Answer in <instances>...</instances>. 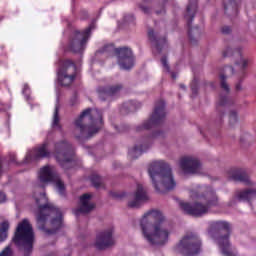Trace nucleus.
<instances>
[{
	"mask_svg": "<svg viewBox=\"0 0 256 256\" xmlns=\"http://www.w3.org/2000/svg\"><path fill=\"white\" fill-rule=\"evenodd\" d=\"M166 219L159 210H149L140 220L144 238L154 247H163L169 242V230L163 228Z\"/></svg>",
	"mask_w": 256,
	"mask_h": 256,
	"instance_id": "f257e3e1",
	"label": "nucleus"
},
{
	"mask_svg": "<svg viewBox=\"0 0 256 256\" xmlns=\"http://www.w3.org/2000/svg\"><path fill=\"white\" fill-rule=\"evenodd\" d=\"M193 199H196L194 203L180 202V209L191 217H203L209 213L211 207H217L219 205V196L215 190H208L203 194L199 192H192Z\"/></svg>",
	"mask_w": 256,
	"mask_h": 256,
	"instance_id": "f03ea898",
	"label": "nucleus"
},
{
	"mask_svg": "<svg viewBox=\"0 0 256 256\" xmlns=\"http://www.w3.org/2000/svg\"><path fill=\"white\" fill-rule=\"evenodd\" d=\"M148 174L152 180V184L156 193H165L173 191L177 187L171 166L165 161H154L148 167Z\"/></svg>",
	"mask_w": 256,
	"mask_h": 256,
	"instance_id": "7ed1b4c3",
	"label": "nucleus"
},
{
	"mask_svg": "<svg viewBox=\"0 0 256 256\" xmlns=\"http://www.w3.org/2000/svg\"><path fill=\"white\" fill-rule=\"evenodd\" d=\"M44 189V186H36L33 194L36 204L39 207L37 216L38 225H43V223L47 221V217L51 215V217H54L51 220L52 227H54V229H61L63 227V214L59 208H56L53 204L47 202V196L44 192L39 193V191H43Z\"/></svg>",
	"mask_w": 256,
	"mask_h": 256,
	"instance_id": "20e7f679",
	"label": "nucleus"
},
{
	"mask_svg": "<svg viewBox=\"0 0 256 256\" xmlns=\"http://www.w3.org/2000/svg\"><path fill=\"white\" fill-rule=\"evenodd\" d=\"M233 233V225L228 221H215L210 224L208 234L211 239L217 242L218 247L224 256H237L231 249V234Z\"/></svg>",
	"mask_w": 256,
	"mask_h": 256,
	"instance_id": "39448f33",
	"label": "nucleus"
},
{
	"mask_svg": "<svg viewBox=\"0 0 256 256\" xmlns=\"http://www.w3.org/2000/svg\"><path fill=\"white\" fill-rule=\"evenodd\" d=\"M74 125L80 135H85L87 132V137H93L103 127V117L98 109L88 108L75 120Z\"/></svg>",
	"mask_w": 256,
	"mask_h": 256,
	"instance_id": "423d86ee",
	"label": "nucleus"
},
{
	"mask_svg": "<svg viewBox=\"0 0 256 256\" xmlns=\"http://www.w3.org/2000/svg\"><path fill=\"white\" fill-rule=\"evenodd\" d=\"M13 241L17 247L24 249V253L27 255L33 251L35 234L33 233V227L29 223V220L24 219L18 224Z\"/></svg>",
	"mask_w": 256,
	"mask_h": 256,
	"instance_id": "0eeeda50",
	"label": "nucleus"
},
{
	"mask_svg": "<svg viewBox=\"0 0 256 256\" xmlns=\"http://www.w3.org/2000/svg\"><path fill=\"white\" fill-rule=\"evenodd\" d=\"M203 242L196 233H187L180 242L174 247L175 253L183 256L201 255Z\"/></svg>",
	"mask_w": 256,
	"mask_h": 256,
	"instance_id": "6e6552de",
	"label": "nucleus"
},
{
	"mask_svg": "<svg viewBox=\"0 0 256 256\" xmlns=\"http://www.w3.org/2000/svg\"><path fill=\"white\" fill-rule=\"evenodd\" d=\"M165 107V101L158 100L154 105V110L149 120L145 121L143 125L138 126L136 131H143V129L149 131V129H153V127H159V125H163V123H165V119H167V111Z\"/></svg>",
	"mask_w": 256,
	"mask_h": 256,
	"instance_id": "1a4fd4ad",
	"label": "nucleus"
},
{
	"mask_svg": "<svg viewBox=\"0 0 256 256\" xmlns=\"http://www.w3.org/2000/svg\"><path fill=\"white\" fill-rule=\"evenodd\" d=\"M40 183H54L58 193L60 195H65V183L61 181L57 172H55V168L52 166H44L40 169L39 172Z\"/></svg>",
	"mask_w": 256,
	"mask_h": 256,
	"instance_id": "9d476101",
	"label": "nucleus"
},
{
	"mask_svg": "<svg viewBox=\"0 0 256 256\" xmlns=\"http://www.w3.org/2000/svg\"><path fill=\"white\" fill-rule=\"evenodd\" d=\"M197 13V5L189 3L186 8L187 25H188V37L192 45H197L199 39H201V29L199 27H191L193 25V19Z\"/></svg>",
	"mask_w": 256,
	"mask_h": 256,
	"instance_id": "9b49d317",
	"label": "nucleus"
},
{
	"mask_svg": "<svg viewBox=\"0 0 256 256\" xmlns=\"http://www.w3.org/2000/svg\"><path fill=\"white\" fill-rule=\"evenodd\" d=\"M52 153L61 167H65V165L73 161V150L71 149V144L66 141L55 143Z\"/></svg>",
	"mask_w": 256,
	"mask_h": 256,
	"instance_id": "f8f14e48",
	"label": "nucleus"
},
{
	"mask_svg": "<svg viewBox=\"0 0 256 256\" xmlns=\"http://www.w3.org/2000/svg\"><path fill=\"white\" fill-rule=\"evenodd\" d=\"M77 66L71 60H65L62 67L58 70V81L63 87H69L75 81Z\"/></svg>",
	"mask_w": 256,
	"mask_h": 256,
	"instance_id": "ddd939ff",
	"label": "nucleus"
},
{
	"mask_svg": "<svg viewBox=\"0 0 256 256\" xmlns=\"http://www.w3.org/2000/svg\"><path fill=\"white\" fill-rule=\"evenodd\" d=\"M92 30L93 25H90L83 32L76 31L71 43V51L74 53H83V51H85V47H87V41H89V37H91Z\"/></svg>",
	"mask_w": 256,
	"mask_h": 256,
	"instance_id": "4468645a",
	"label": "nucleus"
},
{
	"mask_svg": "<svg viewBox=\"0 0 256 256\" xmlns=\"http://www.w3.org/2000/svg\"><path fill=\"white\" fill-rule=\"evenodd\" d=\"M115 245V238L113 237V228H109L97 234L95 247L96 249H109Z\"/></svg>",
	"mask_w": 256,
	"mask_h": 256,
	"instance_id": "2eb2a0df",
	"label": "nucleus"
},
{
	"mask_svg": "<svg viewBox=\"0 0 256 256\" xmlns=\"http://www.w3.org/2000/svg\"><path fill=\"white\" fill-rule=\"evenodd\" d=\"M180 169L184 175H195L201 171V162L193 157H183L180 159Z\"/></svg>",
	"mask_w": 256,
	"mask_h": 256,
	"instance_id": "dca6fc26",
	"label": "nucleus"
},
{
	"mask_svg": "<svg viewBox=\"0 0 256 256\" xmlns=\"http://www.w3.org/2000/svg\"><path fill=\"white\" fill-rule=\"evenodd\" d=\"M149 201V194L147 188L143 184H137L136 191L134 192V199L129 203L131 209H139L143 203Z\"/></svg>",
	"mask_w": 256,
	"mask_h": 256,
	"instance_id": "f3484780",
	"label": "nucleus"
},
{
	"mask_svg": "<svg viewBox=\"0 0 256 256\" xmlns=\"http://www.w3.org/2000/svg\"><path fill=\"white\" fill-rule=\"evenodd\" d=\"M51 150H49V142H44L39 147L35 148L34 150L28 152L26 155V161H35L36 159H43L45 157H51Z\"/></svg>",
	"mask_w": 256,
	"mask_h": 256,
	"instance_id": "a211bd4d",
	"label": "nucleus"
},
{
	"mask_svg": "<svg viewBox=\"0 0 256 256\" xmlns=\"http://www.w3.org/2000/svg\"><path fill=\"white\" fill-rule=\"evenodd\" d=\"M93 195L92 194H83L80 197V207L79 209L74 210V215L79 217L81 214L85 215L91 213L95 209V205L91 202Z\"/></svg>",
	"mask_w": 256,
	"mask_h": 256,
	"instance_id": "6ab92c4d",
	"label": "nucleus"
},
{
	"mask_svg": "<svg viewBox=\"0 0 256 256\" xmlns=\"http://www.w3.org/2000/svg\"><path fill=\"white\" fill-rule=\"evenodd\" d=\"M148 39L151 43H154L155 49L159 54L163 53V50L169 47V44H167V38L165 36H159V33L155 32V30L151 28L148 30Z\"/></svg>",
	"mask_w": 256,
	"mask_h": 256,
	"instance_id": "aec40b11",
	"label": "nucleus"
},
{
	"mask_svg": "<svg viewBox=\"0 0 256 256\" xmlns=\"http://www.w3.org/2000/svg\"><path fill=\"white\" fill-rule=\"evenodd\" d=\"M115 55L118 59V65L120 69L127 70L129 69V48H116Z\"/></svg>",
	"mask_w": 256,
	"mask_h": 256,
	"instance_id": "412c9836",
	"label": "nucleus"
},
{
	"mask_svg": "<svg viewBox=\"0 0 256 256\" xmlns=\"http://www.w3.org/2000/svg\"><path fill=\"white\" fill-rule=\"evenodd\" d=\"M229 178L232 179V181L244 183L245 185H251V180H249V174L247 173V170L243 168H237L232 170Z\"/></svg>",
	"mask_w": 256,
	"mask_h": 256,
	"instance_id": "4be33fe9",
	"label": "nucleus"
},
{
	"mask_svg": "<svg viewBox=\"0 0 256 256\" xmlns=\"http://www.w3.org/2000/svg\"><path fill=\"white\" fill-rule=\"evenodd\" d=\"M256 197V189L248 188L245 190H236L234 193V199H237V201H247L248 203H251L252 199H255Z\"/></svg>",
	"mask_w": 256,
	"mask_h": 256,
	"instance_id": "5701e85b",
	"label": "nucleus"
},
{
	"mask_svg": "<svg viewBox=\"0 0 256 256\" xmlns=\"http://www.w3.org/2000/svg\"><path fill=\"white\" fill-rule=\"evenodd\" d=\"M227 70L230 71L231 75H235V68H233V66H225L224 73L220 74V87L226 91V93H229L231 89L229 88V84H227Z\"/></svg>",
	"mask_w": 256,
	"mask_h": 256,
	"instance_id": "b1692460",
	"label": "nucleus"
},
{
	"mask_svg": "<svg viewBox=\"0 0 256 256\" xmlns=\"http://www.w3.org/2000/svg\"><path fill=\"white\" fill-rule=\"evenodd\" d=\"M225 105H229V98L227 96H220L219 102L216 105V111L218 113V122L222 123L223 122V117H225V110L223 107Z\"/></svg>",
	"mask_w": 256,
	"mask_h": 256,
	"instance_id": "393cba45",
	"label": "nucleus"
},
{
	"mask_svg": "<svg viewBox=\"0 0 256 256\" xmlns=\"http://www.w3.org/2000/svg\"><path fill=\"white\" fill-rule=\"evenodd\" d=\"M224 11L230 15H237V11H239L237 0H229L228 4L224 5Z\"/></svg>",
	"mask_w": 256,
	"mask_h": 256,
	"instance_id": "a878e982",
	"label": "nucleus"
},
{
	"mask_svg": "<svg viewBox=\"0 0 256 256\" xmlns=\"http://www.w3.org/2000/svg\"><path fill=\"white\" fill-rule=\"evenodd\" d=\"M9 231V222L4 221L0 224V243L7 239V232Z\"/></svg>",
	"mask_w": 256,
	"mask_h": 256,
	"instance_id": "bb28decb",
	"label": "nucleus"
},
{
	"mask_svg": "<svg viewBox=\"0 0 256 256\" xmlns=\"http://www.w3.org/2000/svg\"><path fill=\"white\" fill-rule=\"evenodd\" d=\"M160 62L162 64V66L164 67L166 73H170L171 72V66H169V63L167 62V56H162L160 59ZM171 77L173 79H177V74L175 72H171Z\"/></svg>",
	"mask_w": 256,
	"mask_h": 256,
	"instance_id": "cd10ccee",
	"label": "nucleus"
},
{
	"mask_svg": "<svg viewBox=\"0 0 256 256\" xmlns=\"http://www.w3.org/2000/svg\"><path fill=\"white\" fill-rule=\"evenodd\" d=\"M190 89L192 91V97H197V95H199V81L195 78L190 85Z\"/></svg>",
	"mask_w": 256,
	"mask_h": 256,
	"instance_id": "c85d7f7f",
	"label": "nucleus"
},
{
	"mask_svg": "<svg viewBox=\"0 0 256 256\" xmlns=\"http://www.w3.org/2000/svg\"><path fill=\"white\" fill-rule=\"evenodd\" d=\"M143 153V145H136L132 149V159H137V157H140Z\"/></svg>",
	"mask_w": 256,
	"mask_h": 256,
	"instance_id": "c756f323",
	"label": "nucleus"
},
{
	"mask_svg": "<svg viewBox=\"0 0 256 256\" xmlns=\"http://www.w3.org/2000/svg\"><path fill=\"white\" fill-rule=\"evenodd\" d=\"M52 127H59V104L55 106Z\"/></svg>",
	"mask_w": 256,
	"mask_h": 256,
	"instance_id": "7c9ffc66",
	"label": "nucleus"
},
{
	"mask_svg": "<svg viewBox=\"0 0 256 256\" xmlns=\"http://www.w3.org/2000/svg\"><path fill=\"white\" fill-rule=\"evenodd\" d=\"M238 117H237V112L235 110L230 111L229 114V125L233 126L235 123H237Z\"/></svg>",
	"mask_w": 256,
	"mask_h": 256,
	"instance_id": "2f4dec72",
	"label": "nucleus"
},
{
	"mask_svg": "<svg viewBox=\"0 0 256 256\" xmlns=\"http://www.w3.org/2000/svg\"><path fill=\"white\" fill-rule=\"evenodd\" d=\"M92 185H94L96 188L101 187V177L98 175H94L91 177Z\"/></svg>",
	"mask_w": 256,
	"mask_h": 256,
	"instance_id": "473e14b6",
	"label": "nucleus"
},
{
	"mask_svg": "<svg viewBox=\"0 0 256 256\" xmlns=\"http://www.w3.org/2000/svg\"><path fill=\"white\" fill-rule=\"evenodd\" d=\"M119 91H121V86H114L108 90L107 95H110V96L117 95Z\"/></svg>",
	"mask_w": 256,
	"mask_h": 256,
	"instance_id": "72a5a7b5",
	"label": "nucleus"
},
{
	"mask_svg": "<svg viewBox=\"0 0 256 256\" xmlns=\"http://www.w3.org/2000/svg\"><path fill=\"white\" fill-rule=\"evenodd\" d=\"M132 67H135V56L133 55V52L129 51V69Z\"/></svg>",
	"mask_w": 256,
	"mask_h": 256,
	"instance_id": "f704fd0d",
	"label": "nucleus"
},
{
	"mask_svg": "<svg viewBox=\"0 0 256 256\" xmlns=\"http://www.w3.org/2000/svg\"><path fill=\"white\" fill-rule=\"evenodd\" d=\"M152 139H157V137H165V132L162 130H158L152 133L151 135Z\"/></svg>",
	"mask_w": 256,
	"mask_h": 256,
	"instance_id": "c9c22d12",
	"label": "nucleus"
},
{
	"mask_svg": "<svg viewBox=\"0 0 256 256\" xmlns=\"http://www.w3.org/2000/svg\"><path fill=\"white\" fill-rule=\"evenodd\" d=\"M12 252H11V247H6L0 254V256H11Z\"/></svg>",
	"mask_w": 256,
	"mask_h": 256,
	"instance_id": "e433bc0d",
	"label": "nucleus"
},
{
	"mask_svg": "<svg viewBox=\"0 0 256 256\" xmlns=\"http://www.w3.org/2000/svg\"><path fill=\"white\" fill-rule=\"evenodd\" d=\"M233 55V49L232 48H226V50L223 51V57H232Z\"/></svg>",
	"mask_w": 256,
	"mask_h": 256,
	"instance_id": "4c0bfd02",
	"label": "nucleus"
},
{
	"mask_svg": "<svg viewBox=\"0 0 256 256\" xmlns=\"http://www.w3.org/2000/svg\"><path fill=\"white\" fill-rule=\"evenodd\" d=\"M221 33H223V35H230V33H231V27H229V26H224V27H222Z\"/></svg>",
	"mask_w": 256,
	"mask_h": 256,
	"instance_id": "58836bf2",
	"label": "nucleus"
},
{
	"mask_svg": "<svg viewBox=\"0 0 256 256\" xmlns=\"http://www.w3.org/2000/svg\"><path fill=\"white\" fill-rule=\"evenodd\" d=\"M111 197H113L114 199H121L122 197H125V194H119L117 192H112L110 193Z\"/></svg>",
	"mask_w": 256,
	"mask_h": 256,
	"instance_id": "ea45409f",
	"label": "nucleus"
},
{
	"mask_svg": "<svg viewBox=\"0 0 256 256\" xmlns=\"http://www.w3.org/2000/svg\"><path fill=\"white\" fill-rule=\"evenodd\" d=\"M130 107H133L134 109H141V103L130 101Z\"/></svg>",
	"mask_w": 256,
	"mask_h": 256,
	"instance_id": "a19ab883",
	"label": "nucleus"
},
{
	"mask_svg": "<svg viewBox=\"0 0 256 256\" xmlns=\"http://www.w3.org/2000/svg\"><path fill=\"white\" fill-rule=\"evenodd\" d=\"M141 11H143V13H145L146 15H149V13L151 12V9L147 6H140Z\"/></svg>",
	"mask_w": 256,
	"mask_h": 256,
	"instance_id": "79ce46f5",
	"label": "nucleus"
},
{
	"mask_svg": "<svg viewBox=\"0 0 256 256\" xmlns=\"http://www.w3.org/2000/svg\"><path fill=\"white\" fill-rule=\"evenodd\" d=\"M242 69H246L247 65H249V60L241 58Z\"/></svg>",
	"mask_w": 256,
	"mask_h": 256,
	"instance_id": "37998d69",
	"label": "nucleus"
},
{
	"mask_svg": "<svg viewBox=\"0 0 256 256\" xmlns=\"http://www.w3.org/2000/svg\"><path fill=\"white\" fill-rule=\"evenodd\" d=\"M5 201H7V196L5 193L0 192V203H5Z\"/></svg>",
	"mask_w": 256,
	"mask_h": 256,
	"instance_id": "c03bdc74",
	"label": "nucleus"
},
{
	"mask_svg": "<svg viewBox=\"0 0 256 256\" xmlns=\"http://www.w3.org/2000/svg\"><path fill=\"white\" fill-rule=\"evenodd\" d=\"M165 13V5H162L160 10H156V15H161Z\"/></svg>",
	"mask_w": 256,
	"mask_h": 256,
	"instance_id": "a18cd8bd",
	"label": "nucleus"
},
{
	"mask_svg": "<svg viewBox=\"0 0 256 256\" xmlns=\"http://www.w3.org/2000/svg\"><path fill=\"white\" fill-rule=\"evenodd\" d=\"M23 93H29V85L27 84L24 85Z\"/></svg>",
	"mask_w": 256,
	"mask_h": 256,
	"instance_id": "49530a36",
	"label": "nucleus"
},
{
	"mask_svg": "<svg viewBox=\"0 0 256 256\" xmlns=\"http://www.w3.org/2000/svg\"><path fill=\"white\" fill-rule=\"evenodd\" d=\"M241 81L242 80H240V82L236 84V91H241Z\"/></svg>",
	"mask_w": 256,
	"mask_h": 256,
	"instance_id": "de8ad7c7",
	"label": "nucleus"
},
{
	"mask_svg": "<svg viewBox=\"0 0 256 256\" xmlns=\"http://www.w3.org/2000/svg\"><path fill=\"white\" fill-rule=\"evenodd\" d=\"M129 21H130V23H133V21H135V17L134 16H130Z\"/></svg>",
	"mask_w": 256,
	"mask_h": 256,
	"instance_id": "09e8293b",
	"label": "nucleus"
},
{
	"mask_svg": "<svg viewBox=\"0 0 256 256\" xmlns=\"http://www.w3.org/2000/svg\"><path fill=\"white\" fill-rule=\"evenodd\" d=\"M46 233H48V235H51V233H55V231L46 230Z\"/></svg>",
	"mask_w": 256,
	"mask_h": 256,
	"instance_id": "8fccbe9b",
	"label": "nucleus"
},
{
	"mask_svg": "<svg viewBox=\"0 0 256 256\" xmlns=\"http://www.w3.org/2000/svg\"><path fill=\"white\" fill-rule=\"evenodd\" d=\"M181 89H185V85L181 84L180 85Z\"/></svg>",
	"mask_w": 256,
	"mask_h": 256,
	"instance_id": "3c124183",
	"label": "nucleus"
},
{
	"mask_svg": "<svg viewBox=\"0 0 256 256\" xmlns=\"http://www.w3.org/2000/svg\"><path fill=\"white\" fill-rule=\"evenodd\" d=\"M168 0H164V3H167Z\"/></svg>",
	"mask_w": 256,
	"mask_h": 256,
	"instance_id": "603ef678",
	"label": "nucleus"
},
{
	"mask_svg": "<svg viewBox=\"0 0 256 256\" xmlns=\"http://www.w3.org/2000/svg\"><path fill=\"white\" fill-rule=\"evenodd\" d=\"M12 161H15V158H13Z\"/></svg>",
	"mask_w": 256,
	"mask_h": 256,
	"instance_id": "864d4df0",
	"label": "nucleus"
}]
</instances>
